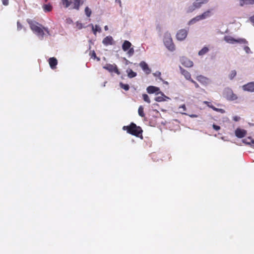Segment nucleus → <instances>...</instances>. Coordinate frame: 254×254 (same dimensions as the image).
Wrapping results in <instances>:
<instances>
[{"label": "nucleus", "instance_id": "aec40b11", "mask_svg": "<svg viewBox=\"0 0 254 254\" xmlns=\"http://www.w3.org/2000/svg\"><path fill=\"white\" fill-rule=\"evenodd\" d=\"M211 10L209 9L205 12H204L202 14L199 15L200 18L202 19H204L207 17H210L211 15Z\"/></svg>", "mask_w": 254, "mask_h": 254}, {"label": "nucleus", "instance_id": "a19ab883", "mask_svg": "<svg viewBox=\"0 0 254 254\" xmlns=\"http://www.w3.org/2000/svg\"><path fill=\"white\" fill-rule=\"evenodd\" d=\"M212 127L216 130H218L220 129V126L214 125V124L213 125Z\"/></svg>", "mask_w": 254, "mask_h": 254}, {"label": "nucleus", "instance_id": "ddd939ff", "mask_svg": "<svg viewBox=\"0 0 254 254\" xmlns=\"http://www.w3.org/2000/svg\"><path fill=\"white\" fill-rule=\"evenodd\" d=\"M139 65L145 73L147 74L150 73L151 69L149 68L148 64L145 62H141L139 64Z\"/></svg>", "mask_w": 254, "mask_h": 254}, {"label": "nucleus", "instance_id": "6ab92c4d", "mask_svg": "<svg viewBox=\"0 0 254 254\" xmlns=\"http://www.w3.org/2000/svg\"><path fill=\"white\" fill-rule=\"evenodd\" d=\"M131 46V44L128 41L126 40L124 41L122 45V49L123 51H127Z\"/></svg>", "mask_w": 254, "mask_h": 254}, {"label": "nucleus", "instance_id": "c85d7f7f", "mask_svg": "<svg viewBox=\"0 0 254 254\" xmlns=\"http://www.w3.org/2000/svg\"><path fill=\"white\" fill-rule=\"evenodd\" d=\"M143 110H144L143 107L142 106H140L139 107L138 110V115L141 117H144L145 116V114L144 113Z\"/></svg>", "mask_w": 254, "mask_h": 254}, {"label": "nucleus", "instance_id": "de8ad7c7", "mask_svg": "<svg viewBox=\"0 0 254 254\" xmlns=\"http://www.w3.org/2000/svg\"><path fill=\"white\" fill-rule=\"evenodd\" d=\"M92 57H94V58L96 57V53H95L94 51L93 52Z\"/></svg>", "mask_w": 254, "mask_h": 254}, {"label": "nucleus", "instance_id": "473e14b6", "mask_svg": "<svg viewBox=\"0 0 254 254\" xmlns=\"http://www.w3.org/2000/svg\"><path fill=\"white\" fill-rule=\"evenodd\" d=\"M211 109H213L215 111L219 112V113H222V114H223V113H224L225 112V110L224 109L217 108L215 107L214 106V107H211Z\"/></svg>", "mask_w": 254, "mask_h": 254}, {"label": "nucleus", "instance_id": "7ed1b4c3", "mask_svg": "<svg viewBox=\"0 0 254 254\" xmlns=\"http://www.w3.org/2000/svg\"><path fill=\"white\" fill-rule=\"evenodd\" d=\"M63 6L65 8L78 10L80 6L84 3L83 0H61Z\"/></svg>", "mask_w": 254, "mask_h": 254}, {"label": "nucleus", "instance_id": "f704fd0d", "mask_svg": "<svg viewBox=\"0 0 254 254\" xmlns=\"http://www.w3.org/2000/svg\"><path fill=\"white\" fill-rule=\"evenodd\" d=\"M196 8H197L195 7V6L194 5V3H193L192 5L189 7L187 12H191Z\"/></svg>", "mask_w": 254, "mask_h": 254}, {"label": "nucleus", "instance_id": "a211bd4d", "mask_svg": "<svg viewBox=\"0 0 254 254\" xmlns=\"http://www.w3.org/2000/svg\"><path fill=\"white\" fill-rule=\"evenodd\" d=\"M208 1V0H196L194 2V5L196 8H200L202 4L206 3Z\"/></svg>", "mask_w": 254, "mask_h": 254}, {"label": "nucleus", "instance_id": "f03ea898", "mask_svg": "<svg viewBox=\"0 0 254 254\" xmlns=\"http://www.w3.org/2000/svg\"><path fill=\"white\" fill-rule=\"evenodd\" d=\"M123 129L127 130L128 133L134 135L137 137H142L143 130L142 128L137 126L134 123H131L129 126H124Z\"/></svg>", "mask_w": 254, "mask_h": 254}, {"label": "nucleus", "instance_id": "dca6fc26", "mask_svg": "<svg viewBox=\"0 0 254 254\" xmlns=\"http://www.w3.org/2000/svg\"><path fill=\"white\" fill-rule=\"evenodd\" d=\"M157 95L160 94V96H157L155 100L157 102H162L165 101V98H168L162 92H159L157 93Z\"/></svg>", "mask_w": 254, "mask_h": 254}, {"label": "nucleus", "instance_id": "c9c22d12", "mask_svg": "<svg viewBox=\"0 0 254 254\" xmlns=\"http://www.w3.org/2000/svg\"><path fill=\"white\" fill-rule=\"evenodd\" d=\"M134 53V49L133 48H130L129 49H128V51L127 52V54L129 56H131L133 55Z\"/></svg>", "mask_w": 254, "mask_h": 254}, {"label": "nucleus", "instance_id": "c756f323", "mask_svg": "<svg viewBox=\"0 0 254 254\" xmlns=\"http://www.w3.org/2000/svg\"><path fill=\"white\" fill-rule=\"evenodd\" d=\"M237 72L235 70H233L231 71L229 75V78L230 80L233 79V78L236 76Z\"/></svg>", "mask_w": 254, "mask_h": 254}, {"label": "nucleus", "instance_id": "49530a36", "mask_svg": "<svg viewBox=\"0 0 254 254\" xmlns=\"http://www.w3.org/2000/svg\"><path fill=\"white\" fill-rule=\"evenodd\" d=\"M189 116H190V117L191 118H196L198 117L197 115H194V114L190 115Z\"/></svg>", "mask_w": 254, "mask_h": 254}, {"label": "nucleus", "instance_id": "37998d69", "mask_svg": "<svg viewBox=\"0 0 254 254\" xmlns=\"http://www.w3.org/2000/svg\"><path fill=\"white\" fill-rule=\"evenodd\" d=\"M250 20L254 25V15L253 16L251 17Z\"/></svg>", "mask_w": 254, "mask_h": 254}, {"label": "nucleus", "instance_id": "9b49d317", "mask_svg": "<svg viewBox=\"0 0 254 254\" xmlns=\"http://www.w3.org/2000/svg\"><path fill=\"white\" fill-rule=\"evenodd\" d=\"M235 133L237 137L241 138L246 136L247 131L245 129L238 128L235 130Z\"/></svg>", "mask_w": 254, "mask_h": 254}, {"label": "nucleus", "instance_id": "f3484780", "mask_svg": "<svg viewBox=\"0 0 254 254\" xmlns=\"http://www.w3.org/2000/svg\"><path fill=\"white\" fill-rule=\"evenodd\" d=\"M160 89L159 87L154 86H149L147 88V91L149 94H153L154 93L159 91Z\"/></svg>", "mask_w": 254, "mask_h": 254}, {"label": "nucleus", "instance_id": "9d476101", "mask_svg": "<svg viewBox=\"0 0 254 254\" xmlns=\"http://www.w3.org/2000/svg\"><path fill=\"white\" fill-rule=\"evenodd\" d=\"M180 60L181 64L186 67H190L193 65V62L186 57H182Z\"/></svg>", "mask_w": 254, "mask_h": 254}, {"label": "nucleus", "instance_id": "8fccbe9b", "mask_svg": "<svg viewBox=\"0 0 254 254\" xmlns=\"http://www.w3.org/2000/svg\"><path fill=\"white\" fill-rule=\"evenodd\" d=\"M46 2L48 1V0H44Z\"/></svg>", "mask_w": 254, "mask_h": 254}, {"label": "nucleus", "instance_id": "423d86ee", "mask_svg": "<svg viewBox=\"0 0 254 254\" xmlns=\"http://www.w3.org/2000/svg\"><path fill=\"white\" fill-rule=\"evenodd\" d=\"M224 95L226 98L229 101H234L238 98L237 96L233 93L230 88H227L225 90Z\"/></svg>", "mask_w": 254, "mask_h": 254}, {"label": "nucleus", "instance_id": "72a5a7b5", "mask_svg": "<svg viewBox=\"0 0 254 254\" xmlns=\"http://www.w3.org/2000/svg\"><path fill=\"white\" fill-rule=\"evenodd\" d=\"M85 12L87 16L90 17L91 14V10L88 7H86L85 8Z\"/></svg>", "mask_w": 254, "mask_h": 254}, {"label": "nucleus", "instance_id": "58836bf2", "mask_svg": "<svg viewBox=\"0 0 254 254\" xmlns=\"http://www.w3.org/2000/svg\"><path fill=\"white\" fill-rule=\"evenodd\" d=\"M192 83L194 84L195 88H198L199 87V85L194 81L192 79H191L190 80Z\"/></svg>", "mask_w": 254, "mask_h": 254}, {"label": "nucleus", "instance_id": "09e8293b", "mask_svg": "<svg viewBox=\"0 0 254 254\" xmlns=\"http://www.w3.org/2000/svg\"><path fill=\"white\" fill-rule=\"evenodd\" d=\"M104 28H105V30H107L108 29V26H105V27H104Z\"/></svg>", "mask_w": 254, "mask_h": 254}, {"label": "nucleus", "instance_id": "c03bdc74", "mask_svg": "<svg viewBox=\"0 0 254 254\" xmlns=\"http://www.w3.org/2000/svg\"><path fill=\"white\" fill-rule=\"evenodd\" d=\"M180 108L183 109V111H186V106H185V104H184V105H182L181 106H180Z\"/></svg>", "mask_w": 254, "mask_h": 254}, {"label": "nucleus", "instance_id": "2f4dec72", "mask_svg": "<svg viewBox=\"0 0 254 254\" xmlns=\"http://www.w3.org/2000/svg\"><path fill=\"white\" fill-rule=\"evenodd\" d=\"M120 85L121 87L122 88L124 89V90H125L126 91H127L129 90V87L128 84H124V83L121 82Z\"/></svg>", "mask_w": 254, "mask_h": 254}, {"label": "nucleus", "instance_id": "a878e982", "mask_svg": "<svg viewBox=\"0 0 254 254\" xmlns=\"http://www.w3.org/2000/svg\"><path fill=\"white\" fill-rule=\"evenodd\" d=\"M209 51V49L208 48L204 47H203L200 51L198 52V55L199 56H203L206 54Z\"/></svg>", "mask_w": 254, "mask_h": 254}, {"label": "nucleus", "instance_id": "f257e3e1", "mask_svg": "<svg viewBox=\"0 0 254 254\" xmlns=\"http://www.w3.org/2000/svg\"><path fill=\"white\" fill-rule=\"evenodd\" d=\"M27 22L29 24L31 30L41 38H43L44 36V31L48 35H50V32L48 28L43 27L41 24H39L37 22L30 19H27Z\"/></svg>", "mask_w": 254, "mask_h": 254}, {"label": "nucleus", "instance_id": "39448f33", "mask_svg": "<svg viewBox=\"0 0 254 254\" xmlns=\"http://www.w3.org/2000/svg\"><path fill=\"white\" fill-rule=\"evenodd\" d=\"M224 40L228 43L234 44L236 43L247 44L248 42L245 39H235L233 37L230 36H226L224 38Z\"/></svg>", "mask_w": 254, "mask_h": 254}, {"label": "nucleus", "instance_id": "0eeeda50", "mask_svg": "<svg viewBox=\"0 0 254 254\" xmlns=\"http://www.w3.org/2000/svg\"><path fill=\"white\" fill-rule=\"evenodd\" d=\"M103 68L110 72H115L118 75H120L121 74L117 65L115 64H107L106 65L103 66Z\"/></svg>", "mask_w": 254, "mask_h": 254}, {"label": "nucleus", "instance_id": "1a4fd4ad", "mask_svg": "<svg viewBox=\"0 0 254 254\" xmlns=\"http://www.w3.org/2000/svg\"><path fill=\"white\" fill-rule=\"evenodd\" d=\"M242 89L245 91L254 92V81L250 82L242 86Z\"/></svg>", "mask_w": 254, "mask_h": 254}, {"label": "nucleus", "instance_id": "412c9836", "mask_svg": "<svg viewBox=\"0 0 254 254\" xmlns=\"http://www.w3.org/2000/svg\"><path fill=\"white\" fill-rule=\"evenodd\" d=\"M126 72L127 74V76L130 78H133L136 76L137 74L136 72H134L131 69L128 68L127 69Z\"/></svg>", "mask_w": 254, "mask_h": 254}, {"label": "nucleus", "instance_id": "cd10ccee", "mask_svg": "<svg viewBox=\"0 0 254 254\" xmlns=\"http://www.w3.org/2000/svg\"><path fill=\"white\" fill-rule=\"evenodd\" d=\"M92 30H93V33L95 35L96 34L97 32H100L101 30L100 27L97 25H96L95 26H94L92 25Z\"/></svg>", "mask_w": 254, "mask_h": 254}, {"label": "nucleus", "instance_id": "e433bc0d", "mask_svg": "<svg viewBox=\"0 0 254 254\" xmlns=\"http://www.w3.org/2000/svg\"><path fill=\"white\" fill-rule=\"evenodd\" d=\"M17 26L18 30H20L23 28L22 25L20 23L19 21L17 22Z\"/></svg>", "mask_w": 254, "mask_h": 254}, {"label": "nucleus", "instance_id": "a18cd8bd", "mask_svg": "<svg viewBox=\"0 0 254 254\" xmlns=\"http://www.w3.org/2000/svg\"><path fill=\"white\" fill-rule=\"evenodd\" d=\"M154 75L156 76H160L161 75V73L160 72H156L154 73Z\"/></svg>", "mask_w": 254, "mask_h": 254}, {"label": "nucleus", "instance_id": "6e6552de", "mask_svg": "<svg viewBox=\"0 0 254 254\" xmlns=\"http://www.w3.org/2000/svg\"><path fill=\"white\" fill-rule=\"evenodd\" d=\"M188 31L186 29L180 30L176 34V38L179 41H183L186 39L188 35Z\"/></svg>", "mask_w": 254, "mask_h": 254}, {"label": "nucleus", "instance_id": "393cba45", "mask_svg": "<svg viewBox=\"0 0 254 254\" xmlns=\"http://www.w3.org/2000/svg\"><path fill=\"white\" fill-rule=\"evenodd\" d=\"M202 20L200 18V15L196 16L194 18L191 19L188 23L189 25H191L195 23L196 21Z\"/></svg>", "mask_w": 254, "mask_h": 254}, {"label": "nucleus", "instance_id": "f8f14e48", "mask_svg": "<svg viewBox=\"0 0 254 254\" xmlns=\"http://www.w3.org/2000/svg\"><path fill=\"white\" fill-rule=\"evenodd\" d=\"M102 43L105 46L112 45L114 44V39L112 36H108L104 38Z\"/></svg>", "mask_w": 254, "mask_h": 254}, {"label": "nucleus", "instance_id": "20e7f679", "mask_svg": "<svg viewBox=\"0 0 254 254\" xmlns=\"http://www.w3.org/2000/svg\"><path fill=\"white\" fill-rule=\"evenodd\" d=\"M164 43L166 48L169 51H174L175 50V46L170 33H166L165 34Z\"/></svg>", "mask_w": 254, "mask_h": 254}, {"label": "nucleus", "instance_id": "ea45409f", "mask_svg": "<svg viewBox=\"0 0 254 254\" xmlns=\"http://www.w3.org/2000/svg\"><path fill=\"white\" fill-rule=\"evenodd\" d=\"M204 103L210 108H211V107H214L209 102L204 101Z\"/></svg>", "mask_w": 254, "mask_h": 254}, {"label": "nucleus", "instance_id": "4be33fe9", "mask_svg": "<svg viewBox=\"0 0 254 254\" xmlns=\"http://www.w3.org/2000/svg\"><path fill=\"white\" fill-rule=\"evenodd\" d=\"M196 79L200 82L203 83L204 84H207L208 82V79L202 75L198 76L196 77Z\"/></svg>", "mask_w": 254, "mask_h": 254}, {"label": "nucleus", "instance_id": "4c0bfd02", "mask_svg": "<svg viewBox=\"0 0 254 254\" xmlns=\"http://www.w3.org/2000/svg\"><path fill=\"white\" fill-rule=\"evenodd\" d=\"M244 49L247 54L251 53V49L248 46H245Z\"/></svg>", "mask_w": 254, "mask_h": 254}, {"label": "nucleus", "instance_id": "b1692460", "mask_svg": "<svg viewBox=\"0 0 254 254\" xmlns=\"http://www.w3.org/2000/svg\"><path fill=\"white\" fill-rule=\"evenodd\" d=\"M240 5L243 6L244 5L253 4H254V0H240Z\"/></svg>", "mask_w": 254, "mask_h": 254}, {"label": "nucleus", "instance_id": "bb28decb", "mask_svg": "<svg viewBox=\"0 0 254 254\" xmlns=\"http://www.w3.org/2000/svg\"><path fill=\"white\" fill-rule=\"evenodd\" d=\"M43 9L46 12L51 11L52 9V6L48 4H44L43 6Z\"/></svg>", "mask_w": 254, "mask_h": 254}, {"label": "nucleus", "instance_id": "79ce46f5", "mask_svg": "<svg viewBox=\"0 0 254 254\" xmlns=\"http://www.w3.org/2000/svg\"><path fill=\"white\" fill-rule=\"evenodd\" d=\"M2 0V2L3 5H7L8 4V3H9L8 0Z\"/></svg>", "mask_w": 254, "mask_h": 254}, {"label": "nucleus", "instance_id": "4468645a", "mask_svg": "<svg viewBox=\"0 0 254 254\" xmlns=\"http://www.w3.org/2000/svg\"><path fill=\"white\" fill-rule=\"evenodd\" d=\"M48 62L52 69H54L56 68V66L58 64V61L56 58L52 57L49 58Z\"/></svg>", "mask_w": 254, "mask_h": 254}, {"label": "nucleus", "instance_id": "5701e85b", "mask_svg": "<svg viewBox=\"0 0 254 254\" xmlns=\"http://www.w3.org/2000/svg\"><path fill=\"white\" fill-rule=\"evenodd\" d=\"M243 142L247 144H249L251 146L254 147V140L250 137L244 139Z\"/></svg>", "mask_w": 254, "mask_h": 254}, {"label": "nucleus", "instance_id": "7c9ffc66", "mask_svg": "<svg viewBox=\"0 0 254 254\" xmlns=\"http://www.w3.org/2000/svg\"><path fill=\"white\" fill-rule=\"evenodd\" d=\"M142 98H143V100L145 102H147L148 103H150V100L149 99V97L148 96V95H147L146 94H142Z\"/></svg>", "mask_w": 254, "mask_h": 254}, {"label": "nucleus", "instance_id": "2eb2a0df", "mask_svg": "<svg viewBox=\"0 0 254 254\" xmlns=\"http://www.w3.org/2000/svg\"><path fill=\"white\" fill-rule=\"evenodd\" d=\"M180 69L181 70V73L185 76V77L189 80H190L192 78H191V75L190 73L186 70V69L183 68L181 66L180 67Z\"/></svg>", "mask_w": 254, "mask_h": 254}]
</instances>
